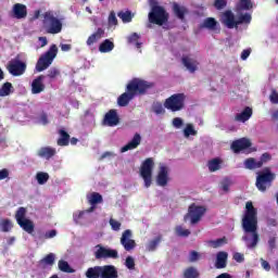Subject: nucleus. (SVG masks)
<instances>
[{"instance_id":"412c9836","label":"nucleus","mask_w":278,"mask_h":278,"mask_svg":"<svg viewBox=\"0 0 278 278\" xmlns=\"http://www.w3.org/2000/svg\"><path fill=\"white\" fill-rule=\"evenodd\" d=\"M140 142H142V137L140 134L136 132L132 139L121 149V152L127 153V151H134V149H138V147H140Z\"/></svg>"},{"instance_id":"de8ad7c7","label":"nucleus","mask_w":278,"mask_h":278,"mask_svg":"<svg viewBox=\"0 0 278 278\" xmlns=\"http://www.w3.org/2000/svg\"><path fill=\"white\" fill-rule=\"evenodd\" d=\"M152 110L154 114H166V110H164V105H162V102H156L153 104Z\"/></svg>"},{"instance_id":"5701e85b","label":"nucleus","mask_w":278,"mask_h":278,"mask_svg":"<svg viewBox=\"0 0 278 278\" xmlns=\"http://www.w3.org/2000/svg\"><path fill=\"white\" fill-rule=\"evenodd\" d=\"M253 116V109L251 106H245L241 113H237L232 121L235 123H247Z\"/></svg>"},{"instance_id":"e2e57ef3","label":"nucleus","mask_w":278,"mask_h":278,"mask_svg":"<svg viewBox=\"0 0 278 278\" xmlns=\"http://www.w3.org/2000/svg\"><path fill=\"white\" fill-rule=\"evenodd\" d=\"M10 177V170L8 168L0 169V181Z\"/></svg>"},{"instance_id":"20e7f679","label":"nucleus","mask_w":278,"mask_h":278,"mask_svg":"<svg viewBox=\"0 0 278 278\" xmlns=\"http://www.w3.org/2000/svg\"><path fill=\"white\" fill-rule=\"evenodd\" d=\"M277 175L270 170V167H265L257 173L255 186L260 192H266L273 186Z\"/></svg>"},{"instance_id":"4468645a","label":"nucleus","mask_w":278,"mask_h":278,"mask_svg":"<svg viewBox=\"0 0 278 278\" xmlns=\"http://www.w3.org/2000/svg\"><path fill=\"white\" fill-rule=\"evenodd\" d=\"M168 181H170L168 176V167L161 165L156 175V185L161 186V188H165V186H168Z\"/></svg>"},{"instance_id":"f3484780","label":"nucleus","mask_w":278,"mask_h":278,"mask_svg":"<svg viewBox=\"0 0 278 278\" xmlns=\"http://www.w3.org/2000/svg\"><path fill=\"white\" fill-rule=\"evenodd\" d=\"M181 64L190 73H197L199 71V62L197 59H193L190 54L182 55Z\"/></svg>"},{"instance_id":"ddd939ff","label":"nucleus","mask_w":278,"mask_h":278,"mask_svg":"<svg viewBox=\"0 0 278 278\" xmlns=\"http://www.w3.org/2000/svg\"><path fill=\"white\" fill-rule=\"evenodd\" d=\"M220 23L228 29H237L236 15L231 10H227L220 14Z\"/></svg>"},{"instance_id":"a19ab883","label":"nucleus","mask_w":278,"mask_h":278,"mask_svg":"<svg viewBox=\"0 0 278 278\" xmlns=\"http://www.w3.org/2000/svg\"><path fill=\"white\" fill-rule=\"evenodd\" d=\"M59 269L61 270V273H75V269H73L68 262L64 260L59 261Z\"/></svg>"},{"instance_id":"b1692460","label":"nucleus","mask_w":278,"mask_h":278,"mask_svg":"<svg viewBox=\"0 0 278 278\" xmlns=\"http://www.w3.org/2000/svg\"><path fill=\"white\" fill-rule=\"evenodd\" d=\"M59 139L56 140L58 147H68L71 143V135L64 128L58 130Z\"/></svg>"},{"instance_id":"09e8293b","label":"nucleus","mask_w":278,"mask_h":278,"mask_svg":"<svg viewBox=\"0 0 278 278\" xmlns=\"http://www.w3.org/2000/svg\"><path fill=\"white\" fill-rule=\"evenodd\" d=\"M48 77L49 79H56L60 77V70L56 67H52L48 71Z\"/></svg>"},{"instance_id":"8fccbe9b","label":"nucleus","mask_w":278,"mask_h":278,"mask_svg":"<svg viewBox=\"0 0 278 278\" xmlns=\"http://www.w3.org/2000/svg\"><path fill=\"white\" fill-rule=\"evenodd\" d=\"M125 266L126 268H128V270H134V268H136V261L134 260V257L127 256Z\"/></svg>"},{"instance_id":"e433bc0d","label":"nucleus","mask_w":278,"mask_h":278,"mask_svg":"<svg viewBox=\"0 0 278 278\" xmlns=\"http://www.w3.org/2000/svg\"><path fill=\"white\" fill-rule=\"evenodd\" d=\"M14 91V87L12 86V83H4L0 89V97H10L12 92Z\"/></svg>"},{"instance_id":"6e6552de","label":"nucleus","mask_w":278,"mask_h":278,"mask_svg":"<svg viewBox=\"0 0 278 278\" xmlns=\"http://www.w3.org/2000/svg\"><path fill=\"white\" fill-rule=\"evenodd\" d=\"M153 168H155V162L152 157L146 159L141 164L140 177L143 179L144 188H151L153 184Z\"/></svg>"},{"instance_id":"39448f33","label":"nucleus","mask_w":278,"mask_h":278,"mask_svg":"<svg viewBox=\"0 0 278 278\" xmlns=\"http://www.w3.org/2000/svg\"><path fill=\"white\" fill-rule=\"evenodd\" d=\"M42 25L46 34L55 35L62 31V21L55 17L51 11L43 13Z\"/></svg>"},{"instance_id":"4c0bfd02","label":"nucleus","mask_w":278,"mask_h":278,"mask_svg":"<svg viewBox=\"0 0 278 278\" xmlns=\"http://www.w3.org/2000/svg\"><path fill=\"white\" fill-rule=\"evenodd\" d=\"M251 21H252V17H251V14L249 13L239 15L237 18V28L239 25H249Z\"/></svg>"},{"instance_id":"f8f14e48","label":"nucleus","mask_w":278,"mask_h":278,"mask_svg":"<svg viewBox=\"0 0 278 278\" xmlns=\"http://www.w3.org/2000/svg\"><path fill=\"white\" fill-rule=\"evenodd\" d=\"M94 252L96 260H118V251L108 249L101 244L96 245Z\"/></svg>"},{"instance_id":"79ce46f5","label":"nucleus","mask_w":278,"mask_h":278,"mask_svg":"<svg viewBox=\"0 0 278 278\" xmlns=\"http://www.w3.org/2000/svg\"><path fill=\"white\" fill-rule=\"evenodd\" d=\"M117 16L123 21V23H131V20L134 18L131 11H121L117 13Z\"/></svg>"},{"instance_id":"473e14b6","label":"nucleus","mask_w":278,"mask_h":278,"mask_svg":"<svg viewBox=\"0 0 278 278\" xmlns=\"http://www.w3.org/2000/svg\"><path fill=\"white\" fill-rule=\"evenodd\" d=\"M99 51L100 53H110V51H114V42H112L110 39H105L100 43Z\"/></svg>"},{"instance_id":"6e6d98bb","label":"nucleus","mask_w":278,"mask_h":278,"mask_svg":"<svg viewBox=\"0 0 278 278\" xmlns=\"http://www.w3.org/2000/svg\"><path fill=\"white\" fill-rule=\"evenodd\" d=\"M110 225H111V229H113V231H121V222L111 218L109 220Z\"/></svg>"},{"instance_id":"6ab92c4d","label":"nucleus","mask_w":278,"mask_h":278,"mask_svg":"<svg viewBox=\"0 0 278 278\" xmlns=\"http://www.w3.org/2000/svg\"><path fill=\"white\" fill-rule=\"evenodd\" d=\"M251 144H252L251 140H249L247 138H241L231 143V149H232L233 153H240V151L250 149Z\"/></svg>"},{"instance_id":"9b49d317","label":"nucleus","mask_w":278,"mask_h":278,"mask_svg":"<svg viewBox=\"0 0 278 278\" xmlns=\"http://www.w3.org/2000/svg\"><path fill=\"white\" fill-rule=\"evenodd\" d=\"M7 71L13 77H21V75H25V71H27V63L21 61L18 58L12 59L7 65Z\"/></svg>"},{"instance_id":"0eeeda50","label":"nucleus","mask_w":278,"mask_h":278,"mask_svg":"<svg viewBox=\"0 0 278 278\" xmlns=\"http://www.w3.org/2000/svg\"><path fill=\"white\" fill-rule=\"evenodd\" d=\"M164 108L169 112H181L186 108V93H174L164 101Z\"/></svg>"},{"instance_id":"aec40b11","label":"nucleus","mask_w":278,"mask_h":278,"mask_svg":"<svg viewBox=\"0 0 278 278\" xmlns=\"http://www.w3.org/2000/svg\"><path fill=\"white\" fill-rule=\"evenodd\" d=\"M13 18H17L18 21L23 18H27V5L23 3H15L12 8Z\"/></svg>"},{"instance_id":"f704fd0d","label":"nucleus","mask_w":278,"mask_h":278,"mask_svg":"<svg viewBox=\"0 0 278 278\" xmlns=\"http://www.w3.org/2000/svg\"><path fill=\"white\" fill-rule=\"evenodd\" d=\"M160 242H162V235H159L156 238L153 240H150L146 247L147 251L150 253H153L160 247Z\"/></svg>"},{"instance_id":"423d86ee","label":"nucleus","mask_w":278,"mask_h":278,"mask_svg":"<svg viewBox=\"0 0 278 278\" xmlns=\"http://www.w3.org/2000/svg\"><path fill=\"white\" fill-rule=\"evenodd\" d=\"M56 55H58V46L52 45L50 49L38 59L36 64V71L38 73H42V71H47V68L53 64V60H55Z\"/></svg>"},{"instance_id":"f257e3e1","label":"nucleus","mask_w":278,"mask_h":278,"mask_svg":"<svg viewBox=\"0 0 278 278\" xmlns=\"http://www.w3.org/2000/svg\"><path fill=\"white\" fill-rule=\"evenodd\" d=\"M241 226L244 231L242 237L248 249H255L260 243V233L257 232V208L253 206V202L249 201L245 204V211L241 219Z\"/></svg>"},{"instance_id":"a878e982","label":"nucleus","mask_w":278,"mask_h":278,"mask_svg":"<svg viewBox=\"0 0 278 278\" xmlns=\"http://www.w3.org/2000/svg\"><path fill=\"white\" fill-rule=\"evenodd\" d=\"M229 254L227 252H218L216 255L215 267L218 269L227 268V258Z\"/></svg>"},{"instance_id":"bb28decb","label":"nucleus","mask_w":278,"mask_h":278,"mask_svg":"<svg viewBox=\"0 0 278 278\" xmlns=\"http://www.w3.org/2000/svg\"><path fill=\"white\" fill-rule=\"evenodd\" d=\"M105 36V30L103 28H98L91 36L87 39V46L92 47L94 42L101 40Z\"/></svg>"},{"instance_id":"7c9ffc66","label":"nucleus","mask_w":278,"mask_h":278,"mask_svg":"<svg viewBox=\"0 0 278 278\" xmlns=\"http://www.w3.org/2000/svg\"><path fill=\"white\" fill-rule=\"evenodd\" d=\"M201 27L204 29H211L212 31L216 30V27H218V22L214 17H206Z\"/></svg>"},{"instance_id":"c756f323","label":"nucleus","mask_w":278,"mask_h":278,"mask_svg":"<svg viewBox=\"0 0 278 278\" xmlns=\"http://www.w3.org/2000/svg\"><path fill=\"white\" fill-rule=\"evenodd\" d=\"M244 168L248 170H255L256 168H262V162L256 161L253 157H249L244 161Z\"/></svg>"},{"instance_id":"13d9d810","label":"nucleus","mask_w":278,"mask_h":278,"mask_svg":"<svg viewBox=\"0 0 278 278\" xmlns=\"http://www.w3.org/2000/svg\"><path fill=\"white\" fill-rule=\"evenodd\" d=\"M199 257H201V254H199V252L191 251L189 255V262L191 263L199 262Z\"/></svg>"},{"instance_id":"4d7b16f0","label":"nucleus","mask_w":278,"mask_h":278,"mask_svg":"<svg viewBox=\"0 0 278 278\" xmlns=\"http://www.w3.org/2000/svg\"><path fill=\"white\" fill-rule=\"evenodd\" d=\"M269 101H270V103H274L275 105L278 104V92L276 89L271 90V93L269 96Z\"/></svg>"},{"instance_id":"bf43d9fd","label":"nucleus","mask_w":278,"mask_h":278,"mask_svg":"<svg viewBox=\"0 0 278 278\" xmlns=\"http://www.w3.org/2000/svg\"><path fill=\"white\" fill-rule=\"evenodd\" d=\"M109 25H118V20L116 18V13H114V11L109 15Z\"/></svg>"},{"instance_id":"0e129e2a","label":"nucleus","mask_w":278,"mask_h":278,"mask_svg":"<svg viewBox=\"0 0 278 278\" xmlns=\"http://www.w3.org/2000/svg\"><path fill=\"white\" fill-rule=\"evenodd\" d=\"M173 125L176 127V129H179L181 125H184V119H181V117H175L173 119Z\"/></svg>"},{"instance_id":"2f4dec72","label":"nucleus","mask_w":278,"mask_h":278,"mask_svg":"<svg viewBox=\"0 0 278 278\" xmlns=\"http://www.w3.org/2000/svg\"><path fill=\"white\" fill-rule=\"evenodd\" d=\"M184 278H199L201 277V273L194 266L187 267L182 273Z\"/></svg>"},{"instance_id":"58836bf2","label":"nucleus","mask_w":278,"mask_h":278,"mask_svg":"<svg viewBox=\"0 0 278 278\" xmlns=\"http://www.w3.org/2000/svg\"><path fill=\"white\" fill-rule=\"evenodd\" d=\"M253 8V3L251 0H239V3L237 4V12H240L242 10H251Z\"/></svg>"},{"instance_id":"37998d69","label":"nucleus","mask_w":278,"mask_h":278,"mask_svg":"<svg viewBox=\"0 0 278 278\" xmlns=\"http://www.w3.org/2000/svg\"><path fill=\"white\" fill-rule=\"evenodd\" d=\"M36 179H37L39 186H45V184H47L49 181V174H47L45 172H39L36 175Z\"/></svg>"},{"instance_id":"c03bdc74","label":"nucleus","mask_w":278,"mask_h":278,"mask_svg":"<svg viewBox=\"0 0 278 278\" xmlns=\"http://www.w3.org/2000/svg\"><path fill=\"white\" fill-rule=\"evenodd\" d=\"M40 262L41 264H47V266H53L55 264V254L49 253Z\"/></svg>"},{"instance_id":"7ed1b4c3","label":"nucleus","mask_w":278,"mask_h":278,"mask_svg":"<svg viewBox=\"0 0 278 278\" xmlns=\"http://www.w3.org/2000/svg\"><path fill=\"white\" fill-rule=\"evenodd\" d=\"M151 10L148 14V21L152 25H159V27H162V25H166L168 23V18H170V15L166 12V9L164 7L157 4V1L150 0Z\"/></svg>"},{"instance_id":"72a5a7b5","label":"nucleus","mask_w":278,"mask_h":278,"mask_svg":"<svg viewBox=\"0 0 278 278\" xmlns=\"http://www.w3.org/2000/svg\"><path fill=\"white\" fill-rule=\"evenodd\" d=\"M85 276L87 278H101V266L89 267L86 270Z\"/></svg>"},{"instance_id":"4be33fe9","label":"nucleus","mask_w":278,"mask_h":278,"mask_svg":"<svg viewBox=\"0 0 278 278\" xmlns=\"http://www.w3.org/2000/svg\"><path fill=\"white\" fill-rule=\"evenodd\" d=\"M100 278H118V270L114 265L101 266Z\"/></svg>"},{"instance_id":"cd10ccee","label":"nucleus","mask_w":278,"mask_h":278,"mask_svg":"<svg viewBox=\"0 0 278 278\" xmlns=\"http://www.w3.org/2000/svg\"><path fill=\"white\" fill-rule=\"evenodd\" d=\"M173 12L177 18L184 21L186 18V14H188V9L186 7H181L178 3L173 4Z\"/></svg>"},{"instance_id":"dca6fc26","label":"nucleus","mask_w":278,"mask_h":278,"mask_svg":"<svg viewBox=\"0 0 278 278\" xmlns=\"http://www.w3.org/2000/svg\"><path fill=\"white\" fill-rule=\"evenodd\" d=\"M121 123V117H118V113L116 110L111 109L109 112L105 113L103 118V125L106 127H116Z\"/></svg>"},{"instance_id":"393cba45","label":"nucleus","mask_w":278,"mask_h":278,"mask_svg":"<svg viewBox=\"0 0 278 278\" xmlns=\"http://www.w3.org/2000/svg\"><path fill=\"white\" fill-rule=\"evenodd\" d=\"M55 153V148L42 147L38 150L37 155L39 157H43L45 160H51V157H54Z\"/></svg>"},{"instance_id":"2eb2a0df","label":"nucleus","mask_w":278,"mask_h":278,"mask_svg":"<svg viewBox=\"0 0 278 278\" xmlns=\"http://www.w3.org/2000/svg\"><path fill=\"white\" fill-rule=\"evenodd\" d=\"M121 244L125 251H134L136 249V240L131 239V230L127 229L122 233Z\"/></svg>"},{"instance_id":"603ef678","label":"nucleus","mask_w":278,"mask_h":278,"mask_svg":"<svg viewBox=\"0 0 278 278\" xmlns=\"http://www.w3.org/2000/svg\"><path fill=\"white\" fill-rule=\"evenodd\" d=\"M226 242H227V239L224 237V238L216 239L215 241H211V244L213 249H218V247H223Z\"/></svg>"},{"instance_id":"a211bd4d","label":"nucleus","mask_w":278,"mask_h":278,"mask_svg":"<svg viewBox=\"0 0 278 278\" xmlns=\"http://www.w3.org/2000/svg\"><path fill=\"white\" fill-rule=\"evenodd\" d=\"M47 76L45 75H39L37 76L30 87H31V94H40V92H45V89L47 88L45 86V79H46Z\"/></svg>"},{"instance_id":"774afa93","label":"nucleus","mask_w":278,"mask_h":278,"mask_svg":"<svg viewBox=\"0 0 278 278\" xmlns=\"http://www.w3.org/2000/svg\"><path fill=\"white\" fill-rule=\"evenodd\" d=\"M249 55H251V48L245 49L241 52V60H248Z\"/></svg>"},{"instance_id":"864d4df0","label":"nucleus","mask_w":278,"mask_h":278,"mask_svg":"<svg viewBox=\"0 0 278 278\" xmlns=\"http://www.w3.org/2000/svg\"><path fill=\"white\" fill-rule=\"evenodd\" d=\"M213 5L215 10H224L227 8V0H215Z\"/></svg>"},{"instance_id":"c85d7f7f","label":"nucleus","mask_w":278,"mask_h":278,"mask_svg":"<svg viewBox=\"0 0 278 278\" xmlns=\"http://www.w3.org/2000/svg\"><path fill=\"white\" fill-rule=\"evenodd\" d=\"M12 229H14V223H12V219H10V218H2L0 220V230L3 233H10V231H12Z\"/></svg>"},{"instance_id":"052dcab7","label":"nucleus","mask_w":278,"mask_h":278,"mask_svg":"<svg viewBox=\"0 0 278 278\" xmlns=\"http://www.w3.org/2000/svg\"><path fill=\"white\" fill-rule=\"evenodd\" d=\"M232 260H235V262H238V264H242V262H244V254L236 252L232 256Z\"/></svg>"},{"instance_id":"a18cd8bd","label":"nucleus","mask_w":278,"mask_h":278,"mask_svg":"<svg viewBox=\"0 0 278 278\" xmlns=\"http://www.w3.org/2000/svg\"><path fill=\"white\" fill-rule=\"evenodd\" d=\"M185 138H190V136H197V130H194V125L187 124L184 129Z\"/></svg>"},{"instance_id":"ea45409f","label":"nucleus","mask_w":278,"mask_h":278,"mask_svg":"<svg viewBox=\"0 0 278 278\" xmlns=\"http://www.w3.org/2000/svg\"><path fill=\"white\" fill-rule=\"evenodd\" d=\"M89 203L90 205H99V203H103V195L99 192L91 193Z\"/></svg>"},{"instance_id":"5fc2aeb1","label":"nucleus","mask_w":278,"mask_h":278,"mask_svg":"<svg viewBox=\"0 0 278 278\" xmlns=\"http://www.w3.org/2000/svg\"><path fill=\"white\" fill-rule=\"evenodd\" d=\"M273 160V155H270V153L265 152L261 155V159L258 162L262 163V166H264V164L270 162Z\"/></svg>"},{"instance_id":"680f3d73","label":"nucleus","mask_w":278,"mask_h":278,"mask_svg":"<svg viewBox=\"0 0 278 278\" xmlns=\"http://www.w3.org/2000/svg\"><path fill=\"white\" fill-rule=\"evenodd\" d=\"M138 40H140V35H138L137 33H132V34L128 37V43H129V45H134V42H138Z\"/></svg>"},{"instance_id":"49530a36","label":"nucleus","mask_w":278,"mask_h":278,"mask_svg":"<svg viewBox=\"0 0 278 278\" xmlns=\"http://www.w3.org/2000/svg\"><path fill=\"white\" fill-rule=\"evenodd\" d=\"M176 236H179V238H188L190 236V230L184 229V226H176L175 228Z\"/></svg>"},{"instance_id":"338daca9","label":"nucleus","mask_w":278,"mask_h":278,"mask_svg":"<svg viewBox=\"0 0 278 278\" xmlns=\"http://www.w3.org/2000/svg\"><path fill=\"white\" fill-rule=\"evenodd\" d=\"M40 123L43 125H49V116L47 115V113H41Z\"/></svg>"},{"instance_id":"f03ea898","label":"nucleus","mask_w":278,"mask_h":278,"mask_svg":"<svg viewBox=\"0 0 278 278\" xmlns=\"http://www.w3.org/2000/svg\"><path fill=\"white\" fill-rule=\"evenodd\" d=\"M155 84L149 83L141 78H132L126 85V91L117 98V104L119 108H127L130 101H134L136 97L146 94L154 88Z\"/></svg>"},{"instance_id":"c9c22d12","label":"nucleus","mask_w":278,"mask_h":278,"mask_svg":"<svg viewBox=\"0 0 278 278\" xmlns=\"http://www.w3.org/2000/svg\"><path fill=\"white\" fill-rule=\"evenodd\" d=\"M220 164H223V161L218 157L208 161L207 166L210 173H216V170H220Z\"/></svg>"},{"instance_id":"1a4fd4ad","label":"nucleus","mask_w":278,"mask_h":278,"mask_svg":"<svg viewBox=\"0 0 278 278\" xmlns=\"http://www.w3.org/2000/svg\"><path fill=\"white\" fill-rule=\"evenodd\" d=\"M27 216V208L20 207L15 213V220L17 225L26 231V233H34V229L36 226L31 222V219L25 218Z\"/></svg>"},{"instance_id":"3c124183","label":"nucleus","mask_w":278,"mask_h":278,"mask_svg":"<svg viewBox=\"0 0 278 278\" xmlns=\"http://www.w3.org/2000/svg\"><path fill=\"white\" fill-rule=\"evenodd\" d=\"M220 186H222V190L224 192H228L229 191V188L231 187V179L229 178H224L220 182Z\"/></svg>"},{"instance_id":"69168bd1","label":"nucleus","mask_w":278,"mask_h":278,"mask_svg":"<svg viewBox=\"0 0 278 278\" xmlns=\"http://www.w3.org/2000/svg\"><path fill=\"white\" fill-rule=\"evenodd\" d=\"M269 249L273 251V249H276L277 247V237H270L268 240Z\"/></svg>"},{"instance_id":"9d476101","label":"nucleus","mask_w":278,"mask_h":278,"mask_svg":"<svg viewBox=\"0 0 278 278\" xmlns=\"http://www.w3.org/2000/svg\"><path fill=\"white\" fill-rule=\"evenodd\" d=\"M205 212H207V210L204 206L192 203L188 207V213L185 215L184 220L186 222L188 218H190L191 225H197V223H199L203 216H205Z\"/></svg>"}]
</instances>
